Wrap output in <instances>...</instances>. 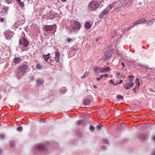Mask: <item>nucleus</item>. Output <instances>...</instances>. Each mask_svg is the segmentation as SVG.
Listing matches in <instances>:
<instances>
[{
    "label": "nucleus",
    "instance_id": "nucleus-15",
    "mask_svg": "<svg viewBox=\"0 0 155 155\" xmlns=\"http://www.w3.org/2000/svg\"><path fill=\"white\" fill-rule=\"evenodd\" d=\"M21 61V59L18 57H16L14 59L13 62L15 64H19Z\"/></svg>",
    "mask_w": 155,
    "mask_h": 155
},
{
    "label": "nucleus",
    "instance_id": "nucleus-7",
    "mask_svg": "<svg viewBox=\"0 0 155 155\" xmlns=\"http://www.w3.org/2000/svg\"><path fill=\"white\" fill-rule=\"evenodd\" d=\"M122 6L131 7L134 0H119Z\"/></svg>",
    "mask_w": 155,
    "mask_h": 155
},
{
    "label": "nucleus",
    "instance_id": "nucleus-45",
    "mask_svg": "<svg viewBox=\"0 0 155 155\" xmlns=\"http://www.w3.org/2000/svg\"><path fill=\"white\" fill-rule=\"evenodd\" d=\"M55 60L56 62H58L59 61V58H55Z\"/></svg>",
    "mask_w": 155,
    "mask_h": 155
},
{
    "label": "nucleus",
    "instance_id": "nucleus-54",
    "mask_svg": "<svg viewBox=\"0 0 155 155\" xmlns=\"http://www.w3.org/2000/svg\"><path fill=\"white\" fill-rule=\"evenodd\" d=\"M103 75L104 77H107L108 76V74H105L104 75Z\"/></svg>",
    "mask_w": 155,
    "mask_h": 155
},
{
    "label": "nucleus",
    "instance_id": "nucleus-48",
    "mask_svg": "<svg viewBox=\"0 0 155 155\" xmlns=\"http://www.w3.org/2000/svg\"><path fill=\"white\" fill-rule=\"evenodd\" d=\"M57 15V13H55V15H51L50 16V17L51 18H54L55 16H56Z\"/></svg>",
    "mask_w": 155,
    "mask_h": 155
},
{
    "label": "nucleus",
    "instance_id": "nucleus-5",
    "mask_svg": "<svg viewBox=\"0 0 155 155\" xmlns=\"http://www.w3.org/2000/svg\"><path fill=\"white\" fill-rule=\"evenodd\" d=\"M57 26L55 24L52 25H45L43 27V29L47 33H49L53 30L56 31Z\"/></svg>",
    "mask_w": 155,
    "mask_h": 155
},
{
    "label": "nucleus",
    "instance_id": "nucleus-37",
    "mask_svg": "<svg viewBox=\"0 0 155 155\" xmlns=\"http://www.w3.org/2000/svg\"><path fill=\"white\" fill-rule=\"evenodd\" d=\"M5 2L6 3L8 4H11L12 3V1L13 0H5Z\"/></svg>",
    "mask_w": 155,
    "mask_h": 155
},
{
    "label": "nucleus",
    "instance_id": "nucleus-18",
    "mask_svg": "<svg viewBox=\"0 0 155 155\" xmlns=\"http://www.w3.org/2000/svg\"><path fill=\"white\" fill-rule=\"evenodd\" d=\"M110 67H107L106 68H103L100 69L99 71L101 72L106 73L109 71Z\"/></svg>",
    "mask_w": 155,
    "mask_h": 155
},
{
    "label": "nucleus",
    "instance_id": "nucleus-29",
    "mask_svg": "<svg viewBox=\"0 0 155 155\" xmlns=\"http://www.w3.org/2000/svg\"><path fill=\"white\" fill-rule=\"evenodd\" d=\"M19 4V5L22 8L24 7L25 6V4L23 2H21V1L18 3Z\"/></svg>",
    "mask_w": 155,
    "mask_h": 155
},
{
    "label": "nucleus",
    "instance_id": "nucleus-14",
    "mask_svg": "<svg viewBox=\"0 0 155 155\" xmlns=\"http://www.w3.org/2000/svg\"><path fill=\"white\" fill-rule=\"evenodd\" d=\"M108 11L105 9L99 15V18L102 19L105 15H107L108 14Z\"/></svg>",
    "mask_w": 155,
    "mask_h": 155
},
{
    "label": "nucleus",
    "instance_id": "nucleus-60",
    "mask_svg": "<svg viewBox=\"0 0 155 155\" xmlns=\"http://www.w3.org/2000/svg\"><path fill=\"white\" fill-rule=\"evenodd\" d=\"M51 59H50L48 61H47V62L48 63H51Z\"/></svg>",
    "mask_w": 155,
    "mask_h": 155
},
{
    "label": "nucleus",
    "instance_id": "nucleus-52",
    "mask_svg": "<svg viewBox=\"0 0 155 155\" xmlns=\"http://www.w3.org/2000/svg\"><path fill=\"white\" fill-rule=\"evenodd\" d=\"M120 75V72H117V77H118V78H120L121 77V76H120V77H119V76Z\"/></svg>",
    "mask_w": 155,
    "mask_h": 155
},
{
    "label": "nucleus",
    "instance_id": "nucleus-53",
    "mask_svg": "<svg viewBox=\"0 0 155 155\" xmlns=\"http://www.w3.org/2000/svg\"><path fill=\"white\" fill-rule=\"evenodd\" d=\"M138 116H135V115H131L130 116V117L135 118V117H137Z\"/></svg>",
    "mask_w": 155,
    "mask_h": 155
},
{
    "label": "nucleus",
    "instance_id": "nucleus-6",
    "mask_svg": "<svg viewBox=\"0 0 155 155\" xmlns=\"http://www.w3.org/2000/svg\"><path fill=\"white\" fill-rule=\"evenodd\" d=\"M24 36H21L19 41V45H22L24 47H28V45L30 44L29 41L27 40V38L25 36L24 34Z\"/></svg>",
    "mask_w": 155,
    "mask_h": 155
},
{
    "label": "nucleus",
    "instance_id": "nucleus-30",
    "mask_svg": "<svg viewBox=\"0 0 155 155\" xmlns=\"http://www.w3.org/2000/svg\"><path fill=\"white\" fill-rule=\"evenodd\" d=\"M135 83L136 84H137V86H139L140 84V83L139 81V79L138 78H137L136 79Z\"/></svg>",
    "mask_w": 155,
    "mask_h": 155
},
{
    "label": "nucleus",
    "instance_id": "nucleus-58",
    "mask_svg": "<svg viewBox=\"0 0 155 155\" xmlns=\"http://www.w3.org/2000/svg\"><path fill=\"white\" fill-rule=\"evenodd\" d=\"M125 126L124 123H122V124H121V126L122 127V126Z\"/></svg>",
    "mask_w": 155,
    "mask_h": 155
},
{
    "label": "nucleus",
    "instance_id": "nucleus-56",
    "mask_svg": "<svg viewBox=\"0 0 155 155\" xmlns=\"http://www.w3.org/2000/svg\"><path fill=\"white\" fill-rule=\"evenodd\" d=\"M121 65H122L123 67L124 68L125 66V65L124 63L122 62L121 63Z\"/></svg>",
    "mask_w": 155,
    "mask_h": 155
},
{
    "label": "nucleus",
    "instance_id": "nucleus-63",
    "mask_svg": "<svg viewBox=\"0 0 155 155\" xmlns=\"http://www.w3.org/2000/svg\"><path fill=\"white\" fill-rule=\"evenodd\" d=\"M103 77H104V76H103V75H100V79H101V78H102Z\"/></svg>",
    "mask_w": 155,
    "mask_h": 155
},
{
    "label": "nucleus",
    "instance_id": "nucleus-49",
    "mask_svg": "<svg viewBox=\"0 0 155 155\" xmlns=\"http://www.w3.org/2000/svg\"><path fill=\"white\" fill-rule=\"evenodd\" d=\"M108 12L110 10V9L109 8L108 6H107L106 8H105Z\"/></svg>",
    "mask_w": 155,
    "mask_h": 155
},
{
    "label": "nucleus",
    "instance_id": "nucleus-33",
    "mask_svg": "<svg viewBox=\"0 0 155 155\" xmlns=\"http://www.w3.org/2000/svg\"><path fill=\"white\" fill-rule=\"evenodd\" d=\"M88 74V72H85L84 74L82 75L81 78H85L87 76Z\"/></svg>",
    "mask_w": 155,
    "mask_h": 155
},
{
    "label": "nucleus",
    "instance_id": "nucleus-39",
    "mask_svg": "<svg viewBox=\"0 0 155 155\" xmlns=\"http://www.w3.org/2000/svg\"><path fill=\"white\" fill-rule=\"evenodd\" d=\"M29 78L31 81H32L35 79V77L33 75H31L29 77Z\"/></svg>",
    "mask_w": 155,
    "mask_h": 155
},
{
    "label": "nucleus",
    "instance_id": "nucleus-59",
    "mask_svg": "<svg viewBox=\"0 0 155 155\" xmlns=\"http://www.w3.org/2000/svg\"><path fill=\"white\" fill-rule=\"evenodd\" d=\"M151 74H149L148 75L147 77H151Z\"/></svg>",
    "mask_w": 155,
    "mask_h": 155
},
{
    "label": "nucleus",
    "instance_id": "nucleus-1",
    "mask_svg": "<svg viewBox=\"0 0 155 155\" xmlns=\"http://www.w3.org/2000/svg\"><path fill=\"white\" fill-rule=\"evenodd\" d=\"M56 145L54 142L50 143L49 145L41 144L35 146L34 150L41 152L43 154L47 153H48L49 147L50 146L51 148H53L55 147Z\"/></svg>",
    "mask_w": 155,
    "mask_h": 155
},
{
    "label": "nucleus",
    "instance_id": "nucleus-43",
    "mask_svg": "<svg viewBox=\"0 0 155 155\" xmlns=\"http://www.w3.org/2000/svg\"><path fill=\"white\" fill-rule=\"evenodd\" d=\"M5 19L4 18H0V21L2 22H3L4 21Z\"/></svg>",
    "mask_w": 155,
    "mask_h": 155
},
{
    "label": "nucleus",
    "instance_id": "nucleus-41",
    "mask_svg": "<svg viewBox=\"0 0 155 155\" xmlns=\"http://www.w3.org/2000/svg\"><path fill=\"white\" fill-rule=\"evenodd\" d=\"M72 40V39L70 38H68L67 39L66 41L68 43H69L71 42Z\"/></svg>",
    "mask_w": 155,
    "mask_h": 155
},
{
    "label": "nucleus",
    "instance_id": "nucleus-46",
    "mask_svg": "<svg viewBox=\"0 0 155 155\" xmlns=\"http://www.w3.org/2000/svg\"><path fill=\"white\" fill-rule=\"evenodd\" d=\"M116 53L118 55H120V52L117 49Z\"/></svg>",
    "mask_w": 155,
    "mask_h": 155
},
{
    "label": "nucleus",
    "instance_id": "nucleus-16",
    "mask_svg": "<svg viewBox=\"0 0 155 155\" xmlns=\"http://www.w3.org/2000/svg\"><path fill=\"white\" fill-rule=\"evenodd\" d=\"M140 139H141L143 141H145L147 140V136L143 134H140L138 137Z\"/></svg>",
    "mask_w": 155,
    "mask_h": 155
},
{
    "label": "nucleus",
    "instance_id": "nucleus-11",
    "mask_svg": "<svg viewBox=\"0 0 155 155\" xmlns=\"http://www.w3.org/2000/svg\"><path fill=\"white\" fill-rule=\"evenodd\" d=\"M9 7L5 5H2V13L4 14L7 15L9 10Z\"/></svg>",
    "mask_w": 155,
    "mask_h": 155
},
{
    "label": "nucleus",
    "instance_id": "nucleus-25",
    "mask_svg": "<svg viewBox=\"0 0 155 155\" xmlns=\"http://www.w3.org/2000/svg\"><path fill=\"white\" fill-rule=\"evenodd\" d=\"M5 138V135L3 134H1L0 135V140H4Z\"/></svg>",
    "mask_w": 155,
    "mask_h": 155
},
{
    "label": "nucleus",
    "instance_id": "nucleus-34",
    "mask_svg": "<svg viewBox=\"0 0 155 155\" xmlns=\"http://www.w3.org/2000/svg\"><path fill=\"white\" fill-rule=\"evenodd\" d=\"M134 76L133 75H130L128 76V78H129V81H133V78H134Z\"/></svg>",
    "mask_w": 155,
    "mask_h": 155
},
{
    "label": "nucleus",
    "instance_id": "nucleus-35",
    "mask_svg": "<svg viewBox=\"0 0 155 155\" xmlns=\"http://www.w3.org/2000/svg\"><path fill=\"white\" fill-rule=\"evenodd\" d=\"M117 98L118 99H123L124 98V97L121 95H117Z\"/></svg>",
    "mask_w": 155,
    "mask_h": 155
},
{
    "label": "nucleus",
    "instance_id": "nucleus-57",
    "mask_svg": "<svg viewBox=\"0 0 155 155\" xmlns=\"http://www.w3.org/2000/svg\"><path fill=\"white\" fill-rule=\"evenodd\" d=\"M134 92L135 93H136V88H134L133 89Z\"/></svg>",
    "mask_w": 155,
    "mask_h": 155
},
{
    "label": "nucleus",
    "instance_id": "nucleus-38",
    "mask_svg": "<svg viewBox=\"0 0 155 155\" xmlns=\"http://www.w3.org/2000/svg\"><path fill=\"white\" fill-rule=\"evenodd\" d=\"M99 67H94L93 68V70L95 72H97V70H99Z\"/></svg>",
    "mask_w": 155,
    "mask_h": 155
},
{
    "label": "nucleus",
    "instance_id": "nucleus-17",
    "mask_svg": "<svg viewBox=\"0 0 155 155\" xmlns=\"http://www.w3.org/2000/svg\"><path fill=\"white\" fill-rule=\"evenodd\" d=\"M50 53H48L47 54H43L42 55V58H44V60L46 62H47L48 60L50 58Z\"/></svg>",
    "mask_w": 155,
    "mask_h": 155
},
{
    "label": "nucleus",
    "instance_id": "nucleus-61",
    "mask_svg": "<svg viewBox=\"0 0 155 155\" xmlns=\"http://www.w3.org/2000/svg\"><path fill=\"white\" fill-rule=\"evenodd\" d=\"M106 147L105 146H102V149L103 150V149H105Z\"/></svg>",
    "mask_w": 155,
    "mask_h": 155
},
{
    "label": "nucleus",
    "instance_id": "nucleus-3",
    "mask_svg": "<svg viewBox=\"0 0 155 155\" xmlns=\"http://www.w3.org/2000/svg\"><path fill=\"white\" fill-rule=\"evenodd\" d=\"M81 27V25L80 23L78 21H74L73 23L72 24V25L70 28V32L72 33L74 32L77 33L80 30Z\"/></svg>",
    "mask_w": 155,
    "mask_h": 155
},
{
    "label": "nucleus",
    "instance_id": "nucleus-31",
    "mask_svg": "<svg viewBox=\"0 0 155 155\" xmlns=\"http://www.w3.org/2000/svg\"><path fill=\"white\" fill-rule=\"evenodd\" d=\"M16 130L18 132H21L23 130V127H22L20 126V127H18L16 128Z\"/></svg>",
    "mask_w": 155,
    "mask_h": 155
},
{
    "label": "nucleus",
    "instance_id": "nucleus-21",
    "mask_svg": "<svg viewBox=\"0 0 155 155\" xmlns=\"http://www.w3.org/2000/svg\"><path fill=\"white\" fill-rule=\"evenodd\" d=\"M87 119L86 118L84 119V120H80L77 121L78 124V125H80L81 124H84L85 121H87Z\"/></svg>",
    "mask_w": 155,
    "mask_h": 155
},
{
    "label": "nucleus",
    "instance_id": "nucleus-62",
    "mask_svg": "<svg viewBox=\"0 0 155 155\" xmlns=\"http://www.w3.org/2000/svg\"><path fill=\"white\" fill-rule=\"evenodd\" d=\"M100 78H96V80L97 81H100Z\"/></svg>",
    "mask_w": 155,
    "mask_h": 155
},
{
    "label": "nucleus",
    "instance_id": "nucleus-42",
    "mask_svg": "<svg viewBox=\"0 0 155 155\" xmlns=\"http://www.w3.org/2000/svg\"><path fill=\"white\" fill-rule=\"evenodd\" d=\"M146 24H147L148 25H151L153 24V22L151 21V20H150V21H149L148 22L146 23Z\"/></svg>",
    "mask_w": 155,
    "mask_h": 155
},
{
    "label": "nucleus",
    "instance_id": "nucleus-8",
    "mask_svg": "<svg viewBox=\"0 0 155 155\" xmlns=\"http://www.w3.org/2000/svg\"><path fill=\"white\" fill-rule=\"evenodd\" d=\"M4 34L6 39L8 40H10L14 34L13 32H12L9 30L5 31Z\"/></svg>",
    "mask_w": 155,
    "mask_h": 155
},
{
    "label": "nucleus",
    "instance_id": "nucleus-32",
    "mask_svg": "<svg viewBox=\"0 0 155 155\" xmlns=\"http://www.w3.org/2000/svg\"><path fill=\"white\" fill-rule=\"evenodd\" d=\"M110 82L111 84H113L114 86H116L119 84L118 82H117L116 84H115V83H114L112 80H110Z\"/></svg>",
    "mask_w": 155,
    "mask_h": 155
},
{
    "label": "nucleus",
    "instance_id": "nucleus-24",
    "mask_svg": "<svg viewBox=\"0 0 155 155\" xmlns=\"http://www.w3.org/2000/svg\"><path fill=\"white\" fill-rule=\"evenodd\" d=\"M96 128L97 131L100 130L102 128L101 124L98 123V124L96 126Z\"/></svg>",
    "mask_w": 155,
    "mask_h": 155
},
{
    "label": "nucleus",
    "instance_id": "nucleus-40",
    "mask_svg": "<svg viewBox=\"0 0 155 155\" xmlns=\"http://www.w3.org/2000/svg\"><path fill=\"white\" fill-rule=\"evenodd\" d=\"M46 118L42 119H41L40 121H41L42 122L45 123L46 122Z\"/></svg>",
    "mask_w": 155,
    "mask_h": 155
},
{
    "label": "nucleus",
    "instance_id": "nucleus-36",
    "mask_svg": "<svg viewBox=\"0 0 155 155\" xmlns=\"http://www.w3.org/2000/svg\"><path fill=\"white\" fill-rule=\"evenodd\" d=\"M103 143L105 144H109V142L108 140L107 139H104L103 140Z\"/></svg>",
    "mask_w": 155,
    "mask_h": 155
},
{
    "label": "nucleus",
    "instance_id": "nucleus-2",
    "mask_svg": "<svg viewBox=\"0 0 155 155\" xmlns=\"http://www.w3.org/2000/svg\"><path fill=\"white\" fill-rule=\"evenodd\" d=\"M28 68V66L24 64H23L19 66L16 71V74L18 79H20L26 73L25 71Z\"/></svg>",
    "mask_w": 155,
    "mask_h": 155
},
{
    "label": "nucleus",
    "instance_id": "nucleus-13",
    "mask_svg": "<svg viewBox=\"0 0 155 155\" xmlns=\"http://www.w3.org/2000/svg\"><path fill=\"white\" fill-rule=\"evenodd\" d=\"M127 85H125L124 87L127 90L129 89L130 88L133 86L134 84L133 82H128L127 83Z\"/></svg>",
    "mask_w": 155,
    "mask_h": 155
},
{
    "label": "nucleus",
    "instance_id": "nucleus-9",
    "mask_svg": "<svg viewBox=\"0 0 155 155\" xmlns=\"http://www.w3.org/2000/svg\"><path fill=\"white\" fill-rule=\"evenodd\" d=\"M147 21L144 19H140L137 20L135 22L133 23L130 25L131 27H133L134 26L137 25L138 24H140L142 23H146L147 22Z\"/></svg>",
    "mask_w": 155,
    "mask_h": 155
},
{
    "label": "nucleus",
    "instance_id": "nucleus-55",
    "mask_svg": "<svg viewBox=\"0 0 155 155\" xmlns=\"http://www.w3.org/2000/svg\"><path fill=\"white\" fill-rule=\"evenodd\" d=\"M123 82V80H120V81L119 82V84H121Z\"/></svg>",
    "mask_w": 155,
    "mask_h": 155
},
{
    "label": "nucleus",
    "instance_id": "nucleus-47",
    "mask_svg": "<svg viewBox=\"0 0 155 155\" xmlns=\"http://www.w3.org/2000/svg\"><path fill=\"white\" fill-rule=\"evenodd\" d=\"M152 155H155V150H153L151 153Z\"/></svg>",
    "mask_w": 155,
    "mask_h": 155
},
{
    "label": "nucleus",
    "instance_id": "nucleus-26",
    "mask_svg": "<svg viewBox=\"0 0 155 155\" xmlns=\"http://www.w3.org/2000/svg\"><path fill=\"white\" fill-rule=\"evenodd\" d=\"M10 146L12 147H14L15 146V142L14 141H11L9 143Z\"/></svg>",
    "mask_w": 155,
    "mask_h": 155
},
{
    "label": "nucleus",
    "instance_id": "nucleus-22",
    "mask_svg": "<svg viewBox=\"0 0 155 155\" xmlns=\"http://www.w3.org/2000/svg\"><path fill=\"white\" fill-rule=\"evenodd\" d=\"M60 91L61 93L64 94H65L67 91L66 88L65 87H62L61 88Z\"/></svg>",
    "mask_w": 155,
    "mask_h": 155
},
{
    "label": "nucleus",
    "instance_id": "nucleus-19",
    "mask_svg": "<svg viewBox=\"0 0 155 155\" xmlns=\"http://www.w3.org/2000/svg\"><path fill=\"white\" fill-rule=\"evenodd\" d=\"M84 27L85 29H89L91 27V25L89 22H86L85 24Z\"/></svg>",
    "mask_w": 155,
    "mask_h": 155
},
{
    "label": "nucleus",
    "instance_id": "nucleus-51",
    "mask_svg": "<svg viewBox=\"0 0 155 155\" xmlns=\"http://www.w3.org/2000/svg\"><path fill=\"white\" fill-rule=\"evenodd\" d=\"M101 39L100 37L97 38L96 39V42L97 41L100 39Z\"/></svg>",
    "mask_w": 155,
    "mask_h": 155
},
{
    "label": "nucleus",
    "instance_id": "nucleus-23",
    "mask_svg": "<svg viewBox=\"0 0 155 155\" xmlns=\"http://www.w3.org/2000/svg\"><path fill=\"white\" fill-rule=\"evenodd\" d=\"M89 129L91 132H94L95 130V128L93 125H90L89 127Z\"/></svg>",
    "mask_w": 155,
    "mask_h": 155
},
{
    "label": "nucleus",
    "instance_id": "nucleus-12",
    "mask_svg": "<svg viewBox=\"0 0 155 155\" xmlns=\"http://www.w3.org/2000/svg\"><path fill=\"white\" fill-rule=\"evenodd\" d=\"M91 101V100L90 98H87L84 99L83 101L84 105L87 106L89 104Z\"/></svg>",
    "mask_w": 155,
    "mask_h": 155
},
{
    "label": "nucleus",
    "instance_id": "nucleus-28",
    "mask_svg": "<svg viewBox=\"0 0 155 155\" xmlns=\"http://www.w3.org/2000/svg\"><path fill=\"white\" fill-rule=\"evenodd\" d=\"M55 58H59L60 56V53L58 52H56L55 53Z\"/></svg>",
    "mask_w": 155,
    "mask_h": 155
},
{
    "label": "nucleus",
    "instance_id": "nucleus-20",
    "mask_svg": "<svg viewBox=\"0 0 155 155\" xmlns=\"http://www.w3.org/2000/svg\"><path fill=\"white\" fill-rule=\"evenodd\" d=\"M44 80L41 79H37V84L38 86L41 85L44 82Z\"/></svg>",
    "mask_w": 155,
    "mask_h": 155
},
{
    "label": "nucleus",
    "instance_id": "nucleus-27",
    "mask_svg": "<svg viewBox=\"0 0 155 155\" xmlns=\"http://www.w3.org/2000/svg\"><path fill=\"white\" fill-rule=\"evenodd\" d=\"M36 68L38 70H41L42 69V66L40 64H38L36 65Z\"/></svg>",
    "mask_w": 155,
    "mask_h": 155
},
{
    "label": "nucleus",
    "instance_id": "nucleus-64",
    "mask_svg": "<svg viewBox=\"0 0 155 155\" xmlns=\"http://www.w3.org/2000/svg\"><path fill=\"white\" fill-rule=\"evenodd\" d=\"M93 87L94 88H97V86L96 85H94L93 86Z\"/></svg>",
    "mask_w": 155,
    "mask_h": 155
},
{
    "label": "nucleus",
    "instance_id": "nucleus-44",
    "mask_svg": "<svg viewBox=\"0 0 155 155\" xmlns=\"http://www.w3.org/2000/svg\"><path fill=\"white\" fill-rule=\"evenodd\" d=\"M117 114L118 116H120V110H117Z\"/></svg>",
    "mask_w": 155,
    "mask_h": 155
},
{
    "label": "nucleus",
    "instance_id": "nucleus-50",
    "mask_svg": "<svg viewBox=\"0 0 155 155\" xmlns=\"http://www.w3.org/2000/svg\"><path fill=\"white\" fill-rule=\"evenodd\" d=\"M109 8L111 9L112 8H113V6L112 5H109L108 6Z\"/></svg>",
    "mask_w": 155,
    "mask_h": 155
},
{
    "label": "nucleus",
    "instance_id": "nucleus-10",
    "mask_svg": "<svg viewBox=\"0 0 155 155\" xmlns=\"http://www.w3.org/2000/svg\"><path fill=\"white\" fill-rule=\"evenodd\" d=\"M112 52L111 50L107 51L105 52L103 58L104 60L110 58L112 55Z\"/></svg>",
    "mask_w": 155,
    "mask_h": 155
},
{
    "label": "nucleus",
    "instance_id": "nucleus-4",
    "mask_svg": "<svg viewBox=\"0 0 155 155\" xmlns=\"http://www.w3.org/2000/svg\"><path fill=\"white\" fill-rule=\"evenodd\" d=\"M99 3L97 0H93L91 2L88 6V8L91 11H95L99 6Z\"/></svg>",
    "mask_w": 155,
    "mask_h": 155
}]
</instances>
